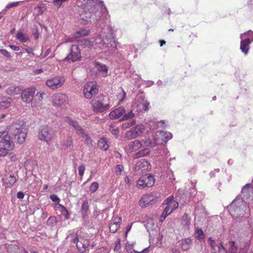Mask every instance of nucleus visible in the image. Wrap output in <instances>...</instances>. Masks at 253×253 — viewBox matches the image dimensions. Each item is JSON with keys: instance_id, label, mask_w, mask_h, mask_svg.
I'll use <instances>...</instances> for the list:
<instances>
[{"instance_id": "nucleus-27", "label": "nucleus", "mask_w": 253, "mask_h": 253, "mask_svg": "<svg viewBox=\"0 0 253 253\" xmlns=\"http://www.w3.org/2000/svg\"><path fill=\"white\" fill-rule=\"evenodd\" d=\"M208 242L211 248L212 253H219L220 247L216 244L212 238L210 237L208 238Z\"/></svg>"}, {"instance_id": "nucleus-18", "label": "nucleus", "mask_w": 253, "mask_h": 253, "mask_svg": "<svg viewBox=\"0 0 253 253\" xmlns=\"http://www.w3.org/2000/svg\"><path fill=\"white\" fill-rule=\"evenodd\" d=\"M136 104L137 105L138 109L139 111H147L148 109V105L149 103L145 97L141 96L138 98L136 101Z\"/></svg>"}, {"instance_id": "nucleus-48", "label": "nucleus", "mask_w": 253, "mask_h": 253, "mask_svg": "<svg viewBox=\"0 0 253 253\" xmlns=\"http://www.w3.org/2000/svg\"><path fill=\"white\" fill-rule=\"evenodd\" d=\"M19 247L16 245H10L8 246L7 251L9 253H17Z\"/></svg>"}, {"instance_id": "nucleus-2", "label": "nucleus", "mask_w": 253, "mask_h": 253, "mask_svg": "<svg viewBox=\"0 0 253 253\" xmlns=\"http://www.w3.org/2000/svg\"><path fill=\"white\" fill-rule=\"evenodd\" d=\"M230 213L235 217L237 222H241L245 221L250 215V209L247 202L241 200L237 196L232 202L229 208Z\"/></svg>"}, {"instance_id": "nucleus-21", "label": "nucleus", "mask_w": 253, "mask_h": 253, "mask_svg": "<svg viewBox=\"0 0 253 253\" xmlns=\"http://www.w3.org/2000/svg\"><path fill=\"white\" fill-rule=\"evenodd\" d=\"M125 113V109L122 107H120L112 111L109 115V118L111 120L118 119L121 116L123 117V114Z\"/></svg>"}, {"instance_id": "nucleus-50", "label": "nucleus", "mask_w": 253, "mask_h": 253, "mask_svg": "<svg viewBox=\"0 0 253 253\" xmlns=\"http://www.w3.org/2000/svg\"><path fill=\"white\" fill-rule=\"evenodd\" d=\"M135 123L136 121L134 120L129 121L128 122L123 123L122 124V127L124 129H126L133 126L135 124Z\"/></svg>"}, {"instance_id": "nucleus-13", "label": "nucleus", "mask_w": 253, "mask_h": 253, "mask_svg": "<svg viewBox=\"0 0 253 253\" xmlns=\"http://www.w3.org/2000/svg\"><path fill=\"white\" fill-rule=\"evenodd\" d=\"M64 82V77L57 76L47 80L46 82V84L51 89H55L62 86Z\"/></svg>"}, {"instance_id": "nucleus-34", "label": "nucleus", "mask_w": 253, "mask_h": 253, "mask_svg": "<svg viewBox=\"0 0 253 253\" xmlns=\"http://www.w3.org/2000/svg\"><path fill=\"white\" fill-rule=\"evenodd\" d=\"M250 45L248 43H245L242 41L240 42V49L245 55H247L249 54L251 48Z\"/></svg>"}, {"instance_id": "nucleus-19", "label": "nucleus", "mask_w": 253, "mask_h": 253, "mask_svg": "<svg viewBox=\"0 0 253 253\" xmlns=\"http://www.w3.org/2000/svg\"><path fill=\"white\" fill-rule=\"evenodd\" d=\"M240 38L241 41L251 44L253 42V32L250 30L244 32L240 34Z\"/></svg>"}, {"instance_id": "nucleus-3", "label": "nucleus", "mask_w": 253, "mask_h": 253, "mask_svg": "<svg viewBox=\"0 0 253 253\" xmlns=\"http://www.w3.org/2000/svg\"><path fill=\"white\" fill-rule=\"evenodd\" d=\"M104 7L103 1H99V3L94 5L93 6H90V5H86L82 6L79 10V13L81 20L82 21L83 24H87L89 22L91 21V18L95 17L96 19V23L98 20L101 18V14Z\"/></svg>"}, {"instance_id": "nucleus-46", "label": "nucleus", "mask_w": 253, "mask_h": 253, "mask_svg": "<svg viewBox=\"0 0 253 253\" xmlns=\"http://www.w3.org/2000/svg\"><path fill=\"white\" fill-rule=\"evenodd\" d=\"M171 212V211L168 210V208L165 207L161 215L160 219V221L163 222L165 220L166 218L168 216V215Z\"/></svg>"}, {"instance_id": "nucleus-5", "label": "nucleus", "mask_w": 253, "mask_h": 253, "mask_svg": "<svg viewBox=\"0 0 253 253\" xmlns=\"http://www.w3.org/2000/svg\"><path fill=\"white\" fill-rule=\"evenodd\" d=\"M90 104L92 111L95 113H104L111 108L109 98L103 94H99L92 99Z\"/></svg>"}, {"instance_id": "nucleus-36", "label": "nucleus", "mask_w": 253, "mask_h": 253, "mask_svg": "<svg viewBox=\"0 0 253 253\" xmlns=\"http://www.w3.org/2000/svg\"><path fill=\"white\" fill-rule=\"evenodd\" d=\"M157 132L160 133V135L162 137V139L165 142H167L172 137V134L166 131H158Z\"/></svg>"}, {"instance_id": "nucleus-51", "label": "nucleus", "mask_w": 253, "mask_h": 253, "mask_svg": "<svg viewBox=\"0 0 253 253\" xmlns=\"http://www.w3.org/2000/svg\"><path fill=\"white\" fill-rule=\"evenodd\" d=\"M169 200H170V202L172 204V209H171V211L172 212L173 210L177 208L178 207V203L173 200V197L169 196L167 199L166 201H169Z\"/></svg>"}, {"instance_id": "nucleus-55", "label": "nucleus", "mask_w": 253, "mask_h": 253, "mask_svg": "<svg viewBox=\"0 0 253 253\" xmlns=\"http://www.w3.org/2000/svg\"><path fill=\"white\" fill-rule=\"evenodd\" d=\"M76 247L80 253H83L85 251V245L81 242L77 243Z\"/></svg>"}, {"instance_id": "nucleus-32", "label": "nucleus", "mask_w": 253, "mask_h": 253, "mask_svg": "<svg viewBox=\"0 0 253 253\" xmlns=\"http://www.w3.org/2000/svg\"><path fill=\"white\" fill-rule=\"evenodd\" d=\"M144 143L146 146L152 148L157 145V140L155 136H152L145 139V141H144Z\"/></svg>"}, {"instance_id": "nucleus-1", "label": "nucleus", "mask_w": 253, "mask_h": 253, "mask_svg": "<svg viewBox=\"0 0 253 253\" xmlns=\"http://www.w3.org/2000/svg\"><path fill=\"white\" fill-rule=\"evenodd\" d=\"M103 19L98 20L96 23V27L99 31V34L93 39L92 41L84 39L80 42V46H84V48L90 49L92 47H98L101 49L108 50L113 48V43L118 42L115 37L114 31L109 26H106Z\"/></svg>"}, {"instance_id": "nucleus-53", "label": "nucleus", "mask_w": 253, "mask_h": 253, "mask_svg": "<svg viewBox=\"0 0 253 253\" xmlns=\"http://www.w3.org/2000/svg\"><path fill=\"white\" fill-rule=\"evenodd\" d=\"M9 186H12L16 181V178L13 174H10L6 178Z\"/></svg>"}, {"instance_id": "nucleus-29", "label": "nucleus", "mask_w": 253, "mask_h": 253, "mask_svg": "<svg viewBox=\"0 0 253 253\" xmlns=\"http://www.w3.org/2000/svg\"><path fill=\"white\" fill-rule=\"evenodd\" d=\"M90 33V30L86 28H82L74 33L75 38L78 39L87 36Z\"/></svg>"}, {"instance_id": "nucleus-12", "label": "nucleus", "mask_w": 253, "mask_h": 253, "mask_svg": "<svg viewBox=\"0 0 253 253\" xmlns=\"http://www.w3.org/2000/svg\"><path fill=\"white\" fill-rule=\"evenodd\" d=\"M38 137L40 140L48 143L53 137V134L47 126H42L39 129Z\"/></svg>"}, {"instance_id": "nucleus-58", "label": "nucleus", "mask_w": 253, "mask_h": 253, "mask_svg": "<svg viewBox=\"0 0 253 253\" xmlns=\"http://www.w3.org/2000/svg\"><path fill=\"white\" fill-rule=\"evenodd\" d=\"M22 2V1H15L13 2L9 3L5 6V9H9L14 7H16L18 6L20 3Z\"/></svg>"}, {"instance_id": "nucleus-57", "label": "nucleus", "mask_w": 253, "mask_h": 253, "mask_svg": "<svg viewBox=\"0 0 253 253\" xmlns=\"http://www.w3.org/2000/svg\"><path fill=\"white\" fill-rule=\"evenodd\" d=\"M82 3V6H84L86 5H90V6H93L96 4L94 3L93 0H79Z\"/></svg>"}, {"instance_id": "nucleus-26", "label": "nucleus", "mask_w": 253, "mask_h": 253, "mask_svg": "<svg viewBox=\"0 0 253 253\" xmlns=\"http://www.w3.org/2000/svg\"><path fill=\"white\" fill-rule=\"evenodd\" d=\"M98 147L102 150L106 151H107L109 145L108 144V140L106 137H101L98 141L97 143Z\"/></svg>"}, {"instance_id": "nucleus-16", "label": "nucleus", "mask_w": 253, "mask_h": 253, "mask_svg": "<svg viewBox=\"0 0 253 253\" xmlns=\"http://www.w3.org/2000/svg\"><path fill=\"white\" fill-rule=\"evenodd\" d=\"M53 104L54 106H60L65 105L68 101V96L62 93L54 94L52 96Z\"/></svg>"}, {"instance_id": "nucleus-45", "label": "nucleus", "mask_w": 253, "mask_h": 253, "mask_svg": "<svg viewBox=\"0 0 253 253\" xmlns=\"http://www.w3.org/2000/svg\"><path fill=\"white\" fill-rule=\"evenodd\" d=\"M134 116V113H133L132 110H130L127 113H124L121 120L122 121L128 120L129 119H132Z\"/></svg>"}, {"instance_id": "nucleus-33", "label": "nucleus", "mask_w": 253, "mask_h": 253, "mask_svg": "<svg viewBox=\"0 0 253 253\" xmlns=\"http://www.w3.org/2000/svg\"><path fill=\"white\" fill-rule=\"evenodd\" d=\"M16 38L20 42L24 43L27 42L29 40L28 35L23 33L22 31H19L16 35Z\"/></svg>"}, {"instance_id": "nucleus-11", "label": "nucleus", "mask_w": 253, "mask_h": 253, "mask_svg": "<svg viewBox=\"0 0 253 253\" xmlns=\"http://www.w3.org/2000/svg\"><path fill=\"white\" fill-rule=\"evenodd\" d=\"M81 58V54L79 46L73 44L70 48V52L68 56L64 59V61H71L72 62L79 61Z\"/></svg>"}, {"instance_id": "nucleus-14", "label": "nucleus", "mask_w": 253, "mask_h": 253, "mask_svg": "<svg viewBox=\"0 0 253 253\" xmlns=\"http://www.w3.org/2000/svg\"><path fill=\"white\" fill-rule=\"evenodd\" d=\"M158 201V196H155V193H151L144 195L140 201L141 207H146L149 205H153Z\"/></svg>"}, {"instance_id": "nucleus-24", "label": "nucleus", "mask_w": 253, "mask_h": 253, "mask_svg": "<svg viewBox=\"0 0 253 253\" xmlns=\"http://www.w3.org/2000/svg\"><path fill=\"white\" fill-rule=\"evenodd\" d=\"M12 102V99L6 96H3L0 98V109L8 108Z\"/></svg>"}, {"instance_id": "nucleus-61", "label": "nucleus", "mask_w": 253, "mask_h": 253, "mask_svg": "<svg viewBox=\"0 0 253 253\" xmlns=\"http://www.w3.org/2000/svg\"><path fill=\"white\" fill-rule=\"evenodd\" d=\"M85 171V166L84 164L81 165L79 167V174L82 177Z\"/></svg>"}, {"instance_id": "nucleus-52", "label": "nucleus", "mask_w": 253, "mask_h": 253, "mask_svg": "<svg viewBox=\"0 0 253 253\" xmlns=\"http://www.w3.org/2000/svg\"><path fill=\"white\" fill-rule=\"evenodd\" d=\"M99 187V184L97 182H93L89 187V191L91 193H95Z\"/></svg>"}, {"instance_id": "nucleus-15", "label": "nucleus", "mask_w": 253, "mask_h": 253, "mask_svg": "<svg viewBox=\"0 0 253 253\" xmlns=\"http://www.w3.org/2000/svg\"><path fill=\"white\" fill-rule=\"evenodd\" d=\"M35 87H28L21 91V98L22 100L27 103H30L35 94Z\"/></svg>"}, {"instance_id": "nucleus-25", "label": "nucleus", "mask_w": 253, "mask_h": 253, "mask_svg": "<svg viewBox=\"0 0 253 253\" xmlns=\"http://www.w3.org/2000/svg\"><path fill=\"white\" fill-rule=\"evenodd\" d=\"M22 88L20 86H10L5 90V92L9 95H14L21 93Z\"/></svg>"}, {"instance_id": "nucleus-63", "label": "nucleus", "mask_w": 253, "mask_h": 253, "mask_svg": "<svg viewBox=\"0 0 253 253\" xmlns=\"http://www.w3.org/2000/svg\"><path fill=\"white\" fill-rule=\"evenodd\" d=\"M50 198L52 201L55 203H59L60 199L56 195L52 194L50 196Z\"/></svg>"}, {"instance_id": "nucleus-31", "label": "nucleus", "mask_w": 253, "mask_h": 253, "mask_svg": "<svg viewBox=\"0 0 253 253\" xmlns=\"http://www.w3.org/2000/svg\"><path fill=\"white\" fill-rule=\"evenodd\" d=\"M89 210L88 202L87 200H84L81 207V214L83 218H85L87 216Z\"/></svg>"}, {"instance_id": "nucleus-43", "label": "nucleus", "mask_w": 253, "mask_h": 253, "mask_svg": "<svg viewBox=\"0 0 253 253\" xmlns=\"http://www.w3.org/2000/svg\"><path fill=\"white\" fill-rule=\"evenodd\" d=\"M181 222L185 227H188L189 226L190 223V219L187 213H184L182 216Z\"/></svg>"}, {"instance_id": "nucleus-10", "label": "nucleus", "mask_w": 253, "mask_h": 253, "mask_svg": "<svg viewBox=\"0 0 253 253\" xmlns=\"http://www.w3.org/2000/svg\"><path fill=\"white\" fill-rule=\"evenodd\" d=\"M155 183L154 176L150 174H146L141 176L137 182V186L139 189H143L145 187H150Z\"/></svg>"}, {"instance_id": "nucleus-41", "label": "nucleus", "mask_w": 253, "mask_h": 253, "mask_svg": "<svg viewBox=\"0 0 253 253\" xmlns=\"http://www.w3.org/2000/svg\"><path fill=\"white\" fill-rule=\"evenodd\" d=\"M109 130L111 133L114 135L116 138L119 137L120 130L118 127L113 124H111L109 126Z\"/></svg>"}, {"instance_id": "nucleus-23", "label": "nucleus", "mask_w": 253, "mask_h": 253, "mask_svg": "<svg viewBox=\"0 0 253 253\" xmlns=\"http://www.w3.org/2000/svg\"><path fill=\"white\" fill-rule=\"evenodd\" d=\"M142 147L141 142L137 139L130 141L128 145V150L132 152H135L139 150Z\"/></svg>"}, {"instance_id": "nucleus-20", "label": "nucleus", "mask_w": 253, "mask_h": 253, "mask_svg": "<svg viewBox=\"0 0 253 253\" xmlns=\"http://www.w3.org/2000/svg\"><path fill=\"white\" fill-rule=\"evenodd\" d=\"M251 184L250 183L246 184L242 188L241 195H239V198L241 200L245 201H247L250 197V190Z\"/></svg>"}, {"instance_id": "nucleus-9", "label": "nucleus", "mask_w": 253, "mask_h": 253, "mask_svg": "<svg viewBox=\"0 0 253 253\" xmlns=\"http://www.w3.org/2000/svg\"><path fill=\"white\" fill-rule=\"evenodd\" d=\"M145 127L143 125H137L127 131L125 134V138L130 140L140 136L145 131Z\"/></svg>"}, {"instance_id": "nucleus-35", "label": "nucleus", "mask_w": 253, "mask_h": 253, "mask_svg": "<svg viewBox=\"0 0 253 253\" xmlns=\"http://www.w3.org/2000/svg\"><path fill=\"white\" fill-rule=\"evenodd\" d=\"M64 148L67 152H70L73 148V139L71 136H69L64 144Z\"/></svg>"}, {"instance_id": "nucleus-22", "label": "nucleus", "mask_w": 253, "mask_h": 253, "mask_svg": "<svg viewBox=\"0 0 253 253\" xmlns=\"http://www.w3.org/2000/svg\"><path fill=\"white\" fill-rule=\"evenodd\" d=\"M95 67L103 77H106L108 76V67L106 65L96 62Z\"/></svg>"}, {"instance_id": "nucleus-6", "label": "nucleus", "mask_w": 253, "mask_h": 253, "mask_svg": "<svg viewBox=\"0 0 253 253\" xmlns=\"http://www.w3.org/2000/svg\"><path fill=\"white\" fill-rule=\"evenodd\" d=\"M113 48H110L108 50H106V53L109 56H112L114 60L120 64L125 65L130 62L127 61V58L129 55V53L126 54L123 50H119L120 43L117 42L116 43H113Z\"/></svg>"}, {"instance_id": "nucleus-59", "label": "nucleus", "mask_w": 253, "mask_h": 253, "mask_svg": "<svg viewBox=\"0 0 253 253\" xmlns=\"http://www.w3.org/2000/svg\"><path fill=\"white\" fill-rule=\"evenodd\" d=\"M122 92H120L118 94V98L120 99V101H123L126 97V93L122 88H121Z\"/></svg>"}, {"instance_id": "nucleus-64", "label": "nucleus", "mask_w": 253, "mask_h": 253, "mask_svg": "<svg viewBox=\"0 0 253 253\" xmlns=\"http://www.w3.org/2000/svg\"><path fill=\"white\" fill-rule=\"evenodd\" d=\"M46 6L44 4L41 5L37 7V9L39 10V13L42 14L46 10Z\"/></svg>"}, {"instance_id": "nucleus-44", "label": "nucleus", "mask_w": 253, "mask_h": 253, "mask_svg": "<svg viewBox=\"0 0 253 253\" xmlns=\"http://www.w3.org/2000/svg\"><path fill=\"white\" fill-rule=\"evenodd\" d=\"M229 244L230 247L227 250L231 253H236L238 247L237 244L235 241H230Z\"/></svg>"}, {"instance_id": "nucleus-28", "label": "nucleus", "mask_w": 253, "mask_h": 253, "mask_svg": "<svg viewBox=\"0 0 253 253\" xmlns=\"http://www.w3.org/2000/svg\"><path fill=\"white\" fill-rule=\"evenodd\" d=\"M121 218L119 217L118 218L115 219L114 220L113 222L110 223L109 226V230L110 232L114 233L117 231L119 227H120L119 223L121 221Z\"/></svg>"}, {"instance_id": "nucleus-47", "label": "nucleus", "mask_w": 253, "mask_h": 253, "mask_svg": "<svg viewBox=\"0 0 253 253\" xmlns=\"http://www.w3.org/2000/svg\"><path fill=\"white\" fill-rule=\"evenodd\" d=\"M189 195L190 197L193 196V199H202L203 197L201 196L200 198H199V194H197L196 190L195 187H192L189 189Z\"/></svg>"}, {"instance_id": "nucleus-8", "label": "nucleus", "mask_w": 253, "mask_h": 253, "mask_svg": "<svg viewBox=\"0 0 253 253\" xmlns=\"http://www.w3.org/2000/svg\"><path fill=\"white\" fill-rule=\"evenodd\" d=\"M98 91L99 86L96 83L89 82L84 85L83 93L86 98L91 99L92 96L97 94Z\"/></svg>"}, {"instance_id": "nucleus-54", "label": "nucleus", "mask_w": 253, "mask_h": 253, "mask_svg": "<svg viewBox=\"0 0 253 253\" xmlns=\"http://www.w3.org/2000/svg\"><path fill=\"white\" fill-rule=\"evenodd\" d=\"M124 167L123 165L119 164L115 168V172L117 175H120L124 170Z\"/></svg>"}, {"instance_id": "nucleus-39", "label": "nucleus", "mask_w": 253, "mask_h": 253, "mask_svg": "<svg viewBox=\"0 0 253 253\" xmlns=\"http://www.w3.org/2000/svg\"><path fill=\"white\" fill-rule=\"evenodd\" d=\"M32 34L35 40H38L41 35L42 30L37 25H35L32 29Z\"/></svg>"}, {"instance_id": "nucleus-38", "label": "nucleus", "mask_w": 253, "mask_h": 253, "mask_svg": "<svg viewBox=\"0 0 253 253\" xmlns=\"http://www.w3.org/2000/svg\"><path fill=\"white\" fill-rule=\"evenodd\" d=\"M195 238L197 240L201 241L205 239V234L201 228H198L195 231Z\"/></svg>"}, {"instance_id": "nucleus-17", "label": "nucleus", "mask_w": 253, "mask_h": 253, "mask_svg": "<svg viewBox=\"0 0 253 253\" xmlns=\"http://www.w3.org/2000/svg\"><path fill=\"white\" fill-rule=\"evenodd\" d=\"M65 121L76 130L77 134L80 135L84 134V130L79 125L77 121L73 120L69 117H66L65 119Z\"/></svg>"}, {"instance_id": "nucleus-62", "label": "nucleus", "mask_w": 253, "mask_h": 253, "mask_svg": "<svg viewBox=\"0 0 253 253\" xmlns=\"http://www.w3.org/2000/svg\"><path fill=\"white\" fill-rule=\"evenodd\" d=\"M72 239L71 240V242L72 243H76L77 244V243H78L79 242V239H78V234H72L70 235V236Z\"/></svg>"}, {"instance_id": "nucleus-49", "label": "nucleus", "mask_w": 253, "mask_h": 253, "mask_svg": "<svg viewBox=\"0 0 253 253\" xmlns=\"http://www.w3.org/2000/svg\"><path fill=\"white\" fill-rule=\"evenodd\" d=\"M160 123L155 121H151L147 123V126L149 127L150 129H155L158 127V124Z\"/></svg>"}, {"instance_id": "nucleus-60", "label": "nucleus", "mask_w": 253, "mask_h": 253, "mask_svg": "<svg viewBox=\"0 0 253 253\" xmlns=\"http://www.w3.org/2000/svg\"><path fill=\"white\" fill-rule=\"evenodd\" d=\"M0 53L7 58L11 57L10 53L5 49H0Z\"/></svg>"}, {"instance_id": "nucleus-7", "label": "nucleus", "mask_w": 253, "mask_h": 253, "mask_svg": "<svg viewBox=\"0 0 253 253\" xmlns=\"http://www.w3.org/2000/svg\"><path fill=\"white\" fill-rule=\"evenodd\" d=\"M14 147L13 140L5 132H0V157L6 156Z\"/></svg>"}, {"instance_id": "nucleus-56", "label": "nucleus", "mask_w": 253, "mask_h": 253, "mask_svg": "<svg viewBox=\"0 0 253 253\" xmlns=\"http://www.w3.org/2000/svg\"><path fill=\"white\" fill-rule=\"evenodd\" d=\"M56 223V218L53 216H50L47 221V224L51 226H54Z\"/></svg>"}, {"instance_id": "nucleus-37", "label": "nucleus", "mask_w": 253, "mask_h": 253, "mask_svg": "<svg viewBox=\"0 0 253 253\" xmlns=\"http://www.w3.org/2000/svg\"><path fill=\"white\" fill-rule=\"evenodd\" d=\"M150 151L148 148L144 149L136 153L134 155V158L135 159H137L144 157L148 155Z\"/></svg>"}, {"instance_id": "nucleus-30", "label": "nucleus", "mask_w": 253, "mask_h": 253, "mask_svg": "<svg viewBox=\"0 0 253 253\" xmlns=\"http://www.w3.org/2000/svg\"><path fill=\"white\" fill-rule=\"evenodd\" d=\"M192 241L190 238H187L182 240L181 243V248L183 251L189 250L192 245Z\"/></svg>"}, {"instance_id": "nucleus-4", "label": "nucleus", "mask_w": 253, "mask_h": 253, "mask_svg": "<svg viewBox=\"0 0 253 253\" xmlns=\"http://www.w3.org/2000/svg\"><path fill=\"white\" fill-rule=\"evenodd\" d=\"M11 140L19 144H23L27 135V130L24 122L15 123L11 125L9 130Z\"/></svg>"}, {"instance_id": "nucleus-42", "label": "nucleus", "mask_w": 253, "mask_h": 253, "mask_svg": "<svg viewBox=\"0 0 253 253\" xmlns=\"http://www.w3.org/2000/svg\"><path fill=\"white\" fill-rule=\"evenodd\" d=\"M82 137L84 138L85 143L87 146L90 147L92 146V141L91 138L88 136V135L86 133L85 131H84V134H80Z\"/></svg>"}, {"instance_id": "nucleus-40", "label": "nucleus", "mask_w": 253, "mask_h": 253, "mask_svg": "<svg viewBox=\"0 0 253 253\" xmlns=\"http://www.w3.org/2000/svg\"><path fill=\"white\" fill-rule=\"evenodd\" d=\"M57 209L61 212L66 219L69 218L70 214L65 207L59 205V207H57Z\"/></svg>"}]
</instances>
